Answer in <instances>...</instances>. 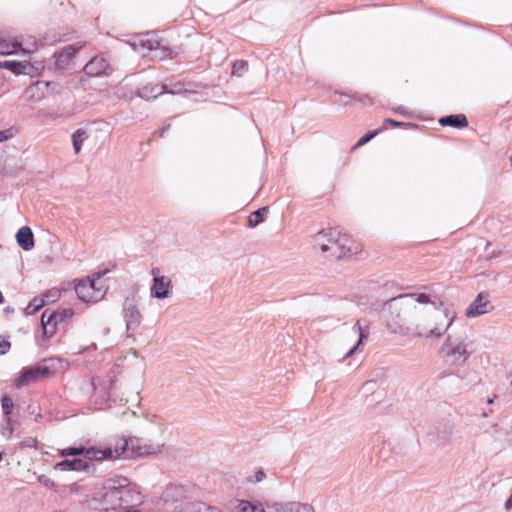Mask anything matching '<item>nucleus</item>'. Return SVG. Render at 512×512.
Segmentation results:
<instances>
[{
	"label": "nucleus",
	"instance_id": "nucleus-1",
	"mask_svg": "<svg viewBox=\"0 0 512 512\" xmlns=\"http://www.w3.org/2000/svg\"><path fill=\"white\" fill-rule=\"evenodd\" d=\"M161 452V446L153 444L150 440L138 437H129L119 439L114 447L108 446L100 448L97 446L86 447L84 459L88 463L93 461L113 460L123 457L125 459H133L148 455H155Z\"/></svg>",
	"mask_w": 512,
	"mask_h": 512
},
{
	"label": "nucleus",
	"instance_id": "nucleus-3",
	"mask_svg": "<svg viewBox=\"0 0 512 512\" xmlns=\"http://www.w3.org/2000/svg\"><path fill=\"white\" fill-rule=\"evenodd\" d=\"M411 294H400L387 300L381 309V318L386 327L395 334L404 335L407 328L406 314L410 308Z\"/></svg>",
	"mask_w": 512,
	"mask_h": 512
},
{
	"label": "nucleus",
	"instance_id": "nucleus-10",
	"mask_svg": "<svg viewBox=\"0 0 512 512\" xmlns=\"http://www.w3.org/2000/svg\"><path fill=\"white\" fill-rule=\"evenodd\" d=\"M453 428L452 426L443 425L435 427L427 432V438L431 445L435 448H445L452 442Z\"/></svg>",
	"mask_w": 512,
	"mask_h": 512
},
{
	"label": "nucleus",
	"instance_id": "nucleus-23",
	"mask_svg": "<svg viewBox=\"0 0 512 512\" xmlns=\"http://www.w3.org/2000/svg\"><path fill=\"white\" fill-rule=\"evenodd\" d=\"M444 316L448 319L445 328L442 330L438 327L431 329L429 331V333L427 335H425L426 338H431V337L439 338L448 330V328L452 325V323L454 321V315L448 309H445Z\"/></svg>",
	"mask_w": 512,
	"mask_h": 512
},
{
	"label": "nucleus",
	"instance_id": "nucleus-48",
	"mask_svg": "<svg viewBox=\"0 0 512 512\" xmlns=\"http://www.w3.org/2000/svg\"><path fill=\"white\" fill-rule=\"evenodd\" d=\"M359 101L365 105L372 104V99L369 96H364V97L360 98Z\"/></svg>",
	"mask_w": 512,
	"mask_h": 512
},
{
	"label": "nucleus",
	"instance_id": "nucleus-24",
	"mask_svg": "<svg viewBox=\"0 0 512 512\" xmlns=\"http://www.w3.org/2000/svg\"><path fill=\"white\" fill-rule=\"evenodd\" d=\"M236 509L239 512H265L261 504L248 500H239Z\"/></svg>",
	"mask_w": 512,
	"mask_h": 512
},
{
	"label": "nucleus",
	"instance_id": "nucleus-52",
	"mask_svg": "<svg viewBox=\"0 0 512 512\" xmlns=\"http://www.w3.org/2000/svg\"><path fill=\"white\" fill-rule=\"evenodd\" d=\"M4 311H5L6 313H12V312H14V309H13V308H11V307H6V308L4 309Z\"/></svg>",
	"mask_w": 512,
	"mask_h": 512
},
{
	"label": "nucleus",
	"instance_id": "nucleus-6",
	"mask_svg": "<svg viewBox=\"0 0 512 512\" xmlns=\"http://www.w3.org/2000/svg\"><path fill=\"white\" fill-rule=\"evenodd\" d=\"M51 374L52 370L44 364L24 367L18 373L13 385L15 388L19 389L23 386L29 385L30 383L38 381L41 378L48 377Z\"/></svg>",
	"mask_w": 512,
	"mask_h": 512
},
{
	"label": "nucleus",
	"instance_id": "nucleus-37",
	"mask_svg": "<svg viewBox=\"0 0 512 512\" xmlns=\"http://www.w3.org/2000/svg\"><path fill=\"white\" fill-rule=\"evenodd\" d=\"M248 63L245 60H238L233 63L232 66V74L236 76H242L243 73L247 70Z\"/></svg>",
	"mask_w": 512,
	"mask_h": 512
},
{
	"label": "nucleus",
	"instance_id": "nucleus-53",
	"mask_svg": "<svg viewBox=\"0 0 512 512\" xmlns=\"http://www.w3.org/2000/svg\"><path fill=\"white\" fill-rule=\"evenodd\" d=\"M42 419V415L41 414H38L36 417H35V421L36 422H40Z\"/></svg>",
	"mask_w": 512,
	"mask_h": 512
},
{
	"label": "nucleus",
	"instance_id": "nucleus-21",
	"mask_svg": "<svg viewBox=\"0 0 512 512\" xmlns=\"http://www.w3.org/2000/svg\"><path fill=\"white\" fill-rule=\"evenodd\" d=\"M269 211L267 206L261 207L255 211H253L248 218V226L250 228H255L259 224L265 221V217Z\"/></svg>",
	"mask_w": 512,
	"mask_h": 512
},
{
	"label": "nucleus",
	"instance_id": "nucleus-13",
	"mask_svg": "<svg viewBox=\"0 0 512 512\" xmlns=\"http://www.w3.org/2000/svg\"><path fill=\"white\" fill-rule=\"evenodd\" d=\"M55 86L53 82L37 80L31 83L24 91L26 100L39 102L50 93V87Z\"/></svg>",
	"mask_w": 512,
	"mask_h": 512
},
{
	"label": "nucleus",
	"instance_id": "nucleus-4",
	"mask_svg": "<svg viewBox=\"0 0 512 512\" xmlns=\"http://www.w3.org/2000/svg\"><path fill=\"white\" fill-rule=\"evenodd\" d=\"M110 269L106 268L94 272L86 278L76 280L75 292L79 300L85 303H96L100 301L105 292L101 288L96 287V281L106 275Z\"/></svg>",
	"mask_w": 512,
	"mask_h": 512
},
{
	"label": "nucleus",
	"instance_id": "nucleus-16",
	"mask_svg": "<svg viewBox=\"0 0 512 512\" xmlns=\"http://www.w3.org/2000/svg\"><path fill=\"white\" fill-rule=\"evenodd\" d=\"M167 84L164 83H148L136 90V95L145 100L156 99L158 96L165 94Z\"/></svg>",
	"mask_w": 512,
	"mask_h": 512
},
{
	"label": "nucleus",
	"instance_id": "nucleus-30",
	"mask_svg": "<svg viewBox=\"0 0 512 512\" xmlns=\"http://www.w3.org/2000/svg\"><path fill=\"white\" fill-rule=\"evenodd\" d=\"M1 408L3 418H11L12 412L14 410V403L9 395L5 394L1 397Z\"/></svg>",
	"mask_w": 512,
	"mask_h": 512
},
{
	"label": "nucleus",
	"instance_id": "nucleus-54",
	"mask_svg": "<svg viewBox=\"0 0 512 512\" xmlns=\"http://www.w3.org/2000/svg\"><path fill=\"white\" fill-rule=\"evenodd\" d=\"M52 294V291H47L43 294L44 297H49Z\"/></svg>",
	"mask_w": 512,
	"mask_h": 512
},
{
	"label": "nucleus",
	"instance_id": "nucleus-46",
	"mask_svg": "<svg viewBox=\"0 0 512 512\" xmlns=\"http://www.w3.org/2000/svg\"><path fill=\"white\" fill-rule=\"evenodd\" d=\"M392 111L403 116H411V113L408 111V109L401 105L393 107Z\"/></svg>",
	"mask_w": 512,
	"mask_h": 512
},
{
	"label": "nucleus",
	"instance_id": "nucleus-34",
	"mask_svg": "<svg viewBox=\"0 0 512 512\" xmlns=\"http://www.w3.org/2000/svg\"><path fill=\"white\" fill-rule=\"evenodd\" d=\"M13 432H14V429L12 426V418H4L1 428H0L1 435L3 437H5L6 439H10Z\"/></svg>",
	"mask_w": 512,
	"mask_h": 512
},
{
	"label": "nucleus",
	"instance_id": "nucleus-27",
	"mask_svg": "<svg viewBox=\"0 0 512 512\" xmlns=\"http://www.w3.org/2000/svg\"><path fill=\"white\" fill-rule=\"evenodd\" d=\"M87 138V132L83 129H77L72 134V145L74 152L78 154L81 151L82 143Z\"/></svg>",
	"mask_w": 512,
	"mask_h": 512
},
{
	"label": "nucleus",
	"instance_id": "nucleus-57",
	"mask_svg": "<svg viewBox=\"0 0 512 512\" xmlns=\"http://www.w3.org/2000/svg\"><path fill=\"white\" fill-rule=\"evenodd\" d=\"M488 403H493V399H492V398H489V399H488Z\"/></svg>",
	"mask_w": 512,
	"mask_h": 512
},
{
	"label": "nucleus",
	"instance_id": "nucleus-2",
	"mask_svg": "<svg viewBox=\"0 0 512 512\" xmlns=\"http://www.w3.org/2000/svg\"><path fill=\"white\" fill-rule=\"evenodd\" d=\"M98 495L105 504L106 511L135 508L143 502L136 485L132 484L127 477L120 475L105 479L102 491L98 492Z\"/></svg>",
	"mask_w": 512,
	"mask_h": 512
},
{
	"label": "nucleus",
	"instance_id": "nucleus-56",
	"mask_svg": "<svg viewBox=\"0 0 512 512\" xmlns=\"http://www.w3.org/2000/svg\"><path fill=\"white\" fill-rule=\"evenodd\" d=\"M413 336L414 337H423V334L422 333H414Z\"/></svg>",
	"mask_w": 512,
	"mask_h": 512
},
{
	"label": "nucleus",
	"instance_id": "nucleus-18",
	"mask_svg": "<svg viewBox=\"0 0 512 512\" xmlns=\"http://www.w3.org/2000/svg\"><path fill=\"white\" fill-rule=\"evenodd\" d=\"M17 244L24 251H30L35 246L34 234L29 226H23L18 229L15 235Z\"/></svg>",
	"mask_w": 512,
	"mask_h": 512
},
{
	"label": "nucleus",
	"instance_id": "nucleus-42",
	"mask_svg": "<svg viewBox=\"0 0 512 512\" xmlns=\"http://www.w3.org/2000/svg\"><path fill=\"white\" fill-rule=\"evenodd\" d=\"M11 343L9 340L4 339L0 336V355H5L10 350Z\"/></svg>",
	"mask_w": 512,
	"mask_h": 512
},
{
	"label": "nucleus",
	"instance_id": "nucleus-51",
	"mask_svg": "<svg viewBox=\"0 0 512 512\" xmlns=\"http://www.w3.org/2000/svg\"><path fill=\"white\" fill-rule=\"evenodd\" d=\"M331 248H332V246H329V245H327V244H321V245H320V250H321L322 252H324V253H325V252L330 251V250H331Z\"/></svg>",
	"mask_w": 512,
	"mask_h": 512
},
{
	"label": "nucleus",
	"instance_id": "nucleus-7",
	"mask_svg": "<svg viewBox=\"0 0 512 512\" xmlns=\"http://www.w3.org/2000/svg\"><path fill=\"white\" fill-rule=\"evenodd\" d=\"M83 71L89 77H108L113 73L114 69L104 56L97 55L86 63Z\"/></svg>",
	"mask_w": 512,
	"mask_h": 512
},
{
	"label": "nucleus",
	"instance_id": "nucleus-50",
	"mask_svg": "<svg viewBox=\"0 0 512 512\" xmlns=\"http://www.w3.org/2000/svg\"><path fill=\"white\" fill-rule=\"evenodd\" d=\"M170 129V124L163 126L160 130V137H164L165 133Z\"/></svg>",
	"mask_w": 512,
	"mask_h": 512
},
{
	"label": "nucleus",
	"instance_id": "nucleus-26",
	"mask_svg": "<svg viewBox=\"0 0 512 512\" xmlns=\"http://www.w3.org/2000/svg\"><path fill=\"white\" fill-rule=\"evenodd\" d=\"M86 452V447L84 445L79 446H69L67 448L59 450V456L67 458V457H76L83 456Z\"/></svg>",
	"mask_w": 512,
	"mask_h": 512
},
{
	"label": "nucleus",
	"instance_id": "nucleus-47",
	"mask_svg": "<svg viewBox=\"0 0 512 512\" xmlns=\"http://www.w3.org/2000/svg\"><path fill=\"white\" fill-rule=\"evenodd\" d=\"M103 390L105 391L106 393V398L105 399H102L100 402H98L97 400L95 401V404H99V405H102L104 403H108L110 401H112V398H111V393H110V390L107 391V388L104 386L103 387Z\"/></svg>",
	"mask_w": 512,
	"mask_h": 512
},
{
	"label": "nucleus",
	"instance_id": "nucleus-17",
	"mask_svg": "<svg viewBox=\"0 0 512 512\" xmlns=\"http://www.w3.org/2000/svg\"><path fill=\"white\" fill-rule=\"evenodd\" d=\"M352 240L348 237L346 238H337L334 243H332L331 250L333 251V255L337 259H342L347 256L353 255L357 253V247L353 246Z\"/></svg>",
	"mask_w": 512,
	"mask_h": 512
},
{
	"label": "nucleus",
	"instance_id": "nucleus-12",
	"mask_svg": "<svg viewBox=\"0 0 512 512\" xmlns=\"http://www.w3.org/2000/svg\"><path fill=\"white\" fill-rule=\"evenodd\" d=\"M54 469L58 471H77V472H95L94 464L88 463V460L82 458L64 459L54 464Z\"/></svg>",
	"mask_w": 512,
	"mask_h": 512
},
{
	"label": "nucleus",
	"instance_id": "nucleus-31",
	"mask_svg": "<svg viewBox=\"0 0 512 512\" xmlns=\"http://www.w3.org/2000/svg\"><path fill=\"white\" fill-rule=\"evenodd\" d=\"M190 89L187 88V85L184 82L176 81L171 83L170 85L167 84V91H165L166 94H172V95H178L182 94L184 92H188Z\"/></svg>",
	"mask_w": 512,
	"mask_h": 512
},
{
	"label": "nucleus",
	"instance_id": "nucleus-36",
	"mask_svg": "<svg viewBox=\"0 0 512 512\" xmlns=\"http://www.w3.org/2000/svg\"><path fill=\"white\" fill-rule=\"evenodd\" d=\"M289 512H314V509L311 505L300 502H290Z\"/></svg>",
	"mask_w": 512,
	"mask_h": 512
},
{
	"label": "nucleus",
	"instance_id": "nucleus-44",
	"mask_svg": "<svg viewBox=\"0 0 512 512\" xmlns=\"http://www.w3.org/2000/svg\"><path fill=\"white\" fill-rule=\"evenodd\" d=\"M265 478V473L262 469L258 470L253 476L248 478L251 483L261 482Z\"/></svg>",
	"mask_w": 512,
	"mask_h": 512
},
{
	"label": "nucleus",
	"instance_id": "nucleus-5",
	"mask_svg": "<svg viewBox=\"0 0 512 512\" xmlns=\"http://www.w3.org/2000/svg\"><path fill=\"white\" fill-rule=\"evenodd\" d=\"M74 311L72 308H63L58 310L46 309L41 315V325L43 329L42 337L45 341L49 340L55 333L58 324L72 317Z\"/></svg>",
	"mask_w": 512,
	"mask_h": 512
},
{
	"label": "nucleus",
	"instance_id": "nucleus-8",
	"mask_svg": "<svg viewBox=\"0 0 512 512\" xmlns=\"http://www.w3.org/2000/svg\"><path fill=\"white\" fill-rule=\"evenodd\" d=\"M159 268H152V285L150 288V294L156 299L168 298L172 291V282L166 276L159 275Z\"/></svg>",
	"mask_w": 512,
	"mask_h": 512
},
{
	"label": "nucleus",
	"instance_id": "nucleus-49",
	"mask_svg": "<svg viewBox=\"0 0 512 512\" xmlns=\"http://www.w3.org/2000/svg\"><path fill=\"white\" fill-rule=\"evenodd\" d=\"M505 509L506 510L512 509V494L510 495V497L505 502Z\"/></svg>",
	"mask_w": 512,
	"mask_h": 512
},
{
	"label": "nucleus",
	"instance_id": "nucleus-39",
	"mask_svg": "<svg viewBox=\"0 0 512 512\" xmlns=\"http://www.w3.org/2000/svg\"><path fill=\"white\" fill-rule=\"evenodd\" d=\"M411 296H410V307L412 306L413 304V298H415V300L418 302V303H421V304H427V303H430L431 300H430V296L426 293H410Z\"/></svg>",
	"mask_w": 512,
	"mask_h": 512
},
{
	"label": "nucleus",
	"instance_id": "nucleus-40",
	"mask_svg": "<svg viewBox=\"0 0 512 512\" xmlns=\"http://www.w3.org/2000/svg\"><path fill=\"white\" fill-rule=\"evenodd\" d=\"M37 445H38V441L36 438H33V437H26L19 443V446L22 449L37 448Z\"/></svg>",
	"mask_w": 512,
	"mask_h": 512
},
{
	"label": "nucleus",
	"instance_id": "nucleus-14",
	"mask_svg": "<svg viewBox=\"0 0 512 512\" xmlns=\"http://www.w3.org/2000/svg\"><path fill=\"white\" fill-rule=\"evenodd\" d=\"M492 309L493 306L487 299V295H484L483 292H480L472 301V303L467 307L465 315L468 318H474L486 314L490 312Z\"/></svg>",
	"mask_w": 512,
	"mask_h": 512
},
{
	"label": "nucleus",
	"instance_id": "nucleus-41",
	"mask_svg": "<svg viewBox=\"0 0 512 512\" xmlns=\"http://www.w3.org/2000/svg\"><path fill=\"white\" fill-rule=\"evenodd\" d=\"M384 124H388L393 128H398V127H402V126H415V124H413V123H404L401 121L394 120L392 118H386L384 120Z\"/></svg>",
	"mask_w": 512,
	"mask_h": 512
},
{
	"label": "nucleus",
	"instance_id": "nucleus-35",
	"mask_svg": "<svg viewBox=\"0 0 512 512\" xmlns=\"http://www.w3.org/2000/svg\"><path fill=\"white\" fill-rule=\"evenodd\" d=\"M266 507L268 512H289L290 502L281 503V502H273L267 503Z\"/></svg>",
	"mask_w": 512,
	"mask_h": 512
},
{
	"label": "nucleus",
	"instance_id": "nucleus-38",
	"mask_svg": "<svg viewBox=\"0 0 512 512\" xmlns=\"http://www.w3.org/2000/svg\"><path fill=\"white\" fill-rule=\"evenodd\" d=\"M193 512H220V510L204 502H198L193 505Z\"/></svg>",
	"mask_w": 512,
	"mask_h": 512
},
{
	"label": "nucleus",
	"instance_id": "nucleus-33",
	"mask_svg": "<svg viewBox=\"0 0 512 512\" xmlns=\"http://www.w3.org/2000/svg\"><path fill=\"white\" fill-rule=\"evenodd\" d=\"M380 131H382V128L380 129H375V130H370L368 132H366L362 137H360L358 139V141L356 142V144L353 146V150L360 147V146H363L365 144H367L369 141H371Z\"/></svg>",
	"mask_w": 512,
	"mask_h": 512
},
{
	"label": "nucleus",
	"instance_id": "nucleus-22",
	"mask_svg": "<svg viewBox=\"0 0 512 512\" xmlns=\"http://www.w3.org/2000/svg\"><path fill=\"white\" fill-rule=\"evenodd\" d=\"M24 62L19 60H4L0 62V69L11 71L15 75H23Z\"/></svg>",
	"mask_w": 512,
	"mask_h": 512
},
{
	"label": "nucleus",
	"instance_id": "nucleus-25",
	"mask_svg": "<svg viewBox=\"0 0 512 512\" xmlns=\"http://www.w3.org/2000/svg\"><path fill=\"white\" fill-rule=\"evenodd\" d=\"M24 62V72L23 75H29L31 77L40 75L41 71L44 69V64L42 61H35L34 63Z\"/></svg>",
	"mask_w": 512,
	"mask_h": 512
},
{
	"label": "nucleus",
	"instance_id": "nucleus-45",
	"mask_svg": "<svg viewBox=\"0 0 512 512\" xmlns=\"http://www.w3.org/2000/svg\"><path fill=\"white\" fill-rule=\"evenodd\" d=\"M13 137L12 129L0 130V142L7 141Z\"/></svg>",
	"mask_w": 512,
	"mask_h": 512
},
{
	"label": "nucleus",
	"instance_id": "nucleus-58",
	"mask_svg": "<svg viewBox=\"0 0 512 512\" xmlns=\"http://www.w3.org/2000/svg\"><path fill=\"white\" fill-rule=\"evenodd\" d=\"M510 162H511V166H512V156L510 157Z\"/></svg>",
	"mask_w": 512,
	"mask_h": 512
},
{
	"label": "nucleus",
	"instance_id": "nucleus-20",
	"mask_svg": "<svg viewBox=\"0 0 512 512\" xmlns=\"http://www.w3.org/2000/svg\"><path fill=\"white\" fill-rule=\"evenodd\" d=\"M438 122L443 127L448 126L456 129H463L468 126V119L464 114L446 115L441 117Z\"/></svg>",
	"mask_w": 512,
	"mask_h": 512
},
{
	"label": "nucleus",
	"instance_id": "nucleus-29",
	"mask_svg": "<svg viewBox=\"0 0 512 512\" xmlns=\"http://www.w3.org/2000/svg\"><path fill=\"white\" fill-rule=\"evenodd\" d=\"M46 304L45 299L34 297L24 309L26 315L36 314Z\"/></svg>",
	"mask_w": 512,
	"mask_h": 512
},
{
	"label": "nucleus",
	"instance_id": "nucleus-11",
	"mask_svg": "<svg viewBox=\"0 0 512 512\" xmlns=\"http://www.w3.org/2000/svg\"><path fill=\"white\" fill-rule=\"evenodd\" d=\"M85 46V42H77L63 47L59 52H55V66L57 69L64 70L69 65L73 57Z\"/></svg>",
	"mask_w": 512,
	"mask_h": 512
},
{
	"label": "nucleus",
	"instance_id": "nucleus-15",
	"mask_svg": "<svg viewBox=\"0 0 512 512\" xmlns=\"http://www.w3.org/2000/svg\"><path fill=\"white\" fill-rule=\"evenodd\" d=\"M446 348H449L446 352V355L453 356V363L457 366L463 365L470 357V352L467 351L465 346H463L462 344L452 345L450 343V337H448L445 343L443 344L442 349L444 350Z\"/></svg>",
	"mask_w": 512,
	"mask_h": 512
},
{
	"label": "nucleus",
	"instance_id": "nucleus-19",
	"mask_svg": "<svg viewBox=\"0 0 512 512\" xmlns=\"http://www.w3.org/2000/svg\"><path fill=\"white\" fill-rule=\"evenodd\" d=\"M34 46H36L34 44ZM37 47H34V49H26L22 47V42L18 41L17 39L14 40H5L0 39V54L1 55H12L17 54L21 50L24 54L32 53L34 50H36Z\"/></svg>",
	"mask_w": 512,
	"mask_h": 512
},
{
	"label": "nucleus",
	"instance_id": "nucleus-28",
	"mask_svg": "<svg viewBox=\"0 0 512 512\" xmlns=\"http://www.w3.org/2000/svg\"><path fill=\"white\" fill-rule=\"evenodd\" d=\"M327 237L328 242L331 244L335 242L337 238H346L345 234H342V230L339 227H333L326 232L324 229L317 233L314 238L317 239L319 235Z\"/></svg>",
	"mask_w": 512,
	"mask_h": 512
},
{
	"label": "nucleus",
	"instance_id": "nucleus-55",
	"mask_svg": "<svg viewBox=\"0 0 512 512\" xmlns=\"http://www.w3.org/2000/svg\"><path fill=\"white\" fill-rule=\"evenodd\" d=\"M4 302V296L2 292L0 291V304Z\"/></svg>",
	"mask_w": 512,
	"mask_h": 512
},
{
	"label": "nucleus",
	"instance_id": "nucleus-32",
	"mask_svg": "<svg viewBox=\"0 0 512 512\" xmlns=\"http://www.w3.org/2000/svg\"><path fill=\"white\" fill-rule=\"evenodd\" d=\"M353 328L357 329V331L359 332V338H358V341L356 342V344L348 350V352L345 355L346 357H349L352 354H354L356 352V350H358V348L361 345V343L363 342V340L366 339L368 336L367 333H364L359 321L356 322V324L354 325Z\"/></svg>",
	"mask_w": 512,
	"mask_h": 512
},
{
	"label": "nucleus",
	"instance_id": "nucleus-9",
	"mask_svg": "<svg viewBox=\"0 0 512 512\" xmlns=\"http://www.w3.org/2000/svg\"><path fill=\"white\" fill-rule=\"evenodd\" d=\"M123 317L126 323L127 332H134L140 326L142 314L133 298H126L123 307Z\"/></svg>",
	"mask_w": 512,
	"mask_h": 512
},
{
	"label": "nucleus",
	"instance_id": "nucleus-43",
	"mask_svg": "<svg viewBox=\"0 0 512 512\" xmlns=\"http://www.w3.org/2000/svg\"><path fill=\"white\" fill-rule=\"evenodd\" d=\"M38 481H39V483H41L45 487H48V488H54L55 487L54 481L52 479H50L48 476H46V475H40L38 477Z\"/></svg>",
	"mask_w": 512,
	"mask_h": 512
}]
</instances>
